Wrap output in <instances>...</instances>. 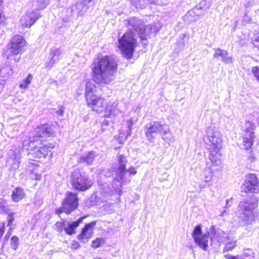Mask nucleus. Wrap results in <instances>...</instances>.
<instances>
[{
    "mask_svg": "<svg viewBox=\"0 0 259 259\" xmlns=\"http://www.w3.org/2000/svg\"><path fill=\"white\" fill-rule=\"evenodd\" d=\"M6 20V17L3 14L2 12H0V24L4 22Z\"/></svg>",
    "mask_w": 259,
    "mask_h": 259,
    "instance_id": "nucleus-50",
    "label": "nucleus"
},
{
    "mask_svg": "<svg viewBox=\"0 0 259 259\" xmlns=\"http://www.w3.org/2000/svg\"><path fill=\"white\" fill-rule=\"evenodd\" d=\"M116 177L112 182V186L116 192L120 195L121 188L124 183H128L131 180V176L137 173L135 168L131 166L130 168L122 170H116Z\"/></svg>",
    "mask_w": 259,
    "mask_h": 259,
    "instance_id": "nucleus-8",
    "label": "nucleus"
},
{
    "mask_svg": "<svg viewBox=\"0 0 259 259\" xmlns=\"http://www.w3.org/2000/svg\"><path fill=\"white\" fill-rule=\"evenodd\" d=\"M94 0H84V3H88V4H89L91 6L93 5V1Z\"/></svg>",
    "mask_w": 259,
    "mask_h": 259,
    "instance_id": "nucleus-54",
    "label": "nucleus"
},
{
    "mask_svg": "<svg viewBox=\"0 0 259 259\" xmlns=\"http://www.w3.org/2000/svg\"><path fill=\"white\" fill-rule=\"evenodd\" d=\"M66 221L63 222H57L54 225V228L57 232L59 233L62 232L63 230L65 231V227H66Z\"/></svg>",
    "mask_w": 259,
    "mask_h": 259,
    "instance_id": "nucleus-36",
    "label": "nucleus"
},
{
    "mask_svg": "<svg viewBox=\"0 0 259 259\" xmlns=\"http://www.w3.org/2000/svg\"><path fill=\"white\" fill-rule=\"evenodd\" d=\"M126 125H127L128 130L126 132V133L125 134H123V133L122 134L121 133V132H120V134L122 135L121 136V138H123L124 140H126L127 137L131 135V130H132V127H133V126L134 125L133 120V119L132 118L127 120V121H126Z\"/></svg>",
    "mask_w": 259,
    "mask_h": 259,
    "instance_id": "nucleus-35",
    "label": "nucleus"
},
{
    "mask_svg": "<svg viewBox=\"0 0 259 259\" xmlns=\"http://www.w3.org/2000/svg\"><path fill=\"white\" fill-rule=\"evenodd\" d=\"M253 44L255 47L257 48L259 50V36L253 40Z\"/></svg>",
    "mask_w": 259,
    "mask_h": 259,
    "instance_id": "nucleus-46",
    "label": "nucleus"
},
{
    "mask_svg": "<svg viewBox=\"0 0 259 259\" xmlns=\"http://www.w3.org/2000/svg\"><path fill=\"white\" fill-rule=\"evenodd\" d=\"M56 83V81L55 80L52 79L51 82V83Z\"/></svg>",
    "mask_w": 259,
    "mask_h": 259,
    "instance_id": "nucleus-58",
    "label": "nucleus"
},
{
    "mask_svg": "<svg viewBox=\"0 0 259 259\" xmlns=\"http://www.w3.org/2000/svg\"><path fill=\"white\" fill-rule=\"evenodd\" d=\"M96 224V222H92L89 224H86L82 229L81 233L78 235V239L83 240L84 238L88 239L91 238Z\"/></svg>",
    "mask_w": 259,
    "mask_h": 259,
    "instance_id": "nucleus-21",
    "label": "nucleus"
},
{
    "mask_svg": "<svg viewBox=\"0 0 259 259\" xmlns=\"http://www.w3.org/2000/svg\"><path fill=\"white\" fill-rule=\"evenodd\" d=\"M192 236L194 239L195 242L201 248L206 250L208 247L209 239L208 235H201V227L200 225L196 226L193 232Z\"/></svg>",
    "mask_w": 259,
    "mask_h": 259,
    "instance_id": "nucleus-16",
    "label": "nucleus"
},
{
    "mask_svg": "<svg viewBox=\"0 0 259 259\" xmlns=\"http://www.w3.org/2000/svg\"><path fill=\"white\" fill-rule=\"evenodd\" d=\"M39 167L36 162H29L27 166V169L31 172V178L36 180H39L41 179V176L36 174V169Z\"/></svg>",
    "mask_w": 259,
    "mask_h": 259,
    "instance_id": "nucleus-26",
    "label": "nucleus"
},
{
    "mask_svg": "<svg viewBox=\"0 0 259 259\" xmlns=\"http://www.w3.org/2000/svg\"><path fill=\"white\" fill-rule=\"evenodd\" d=\"M127 163V160L125 157L123 155H120L118 157V166L116 170H122L126 169L125 166Z\"/></svg>",
    "mask_w": 259,
    "mask_h": 259,
    "instance_id": "nucleus-34",
    "label": "nucleus"
},
{
    "mask_svg": "<svg viewBox=\"0 0 259 259\" xmlns=\"http://www.w3.org/2000/svg\"><path fill=\"white\" fill-rule=\"evenodd\" d=\"M78 205V199L76 195L72 193L66 194V197L64 201L62 207L57 209L56 213L60 214L62 212L69 214L71 211L75 209Z\"/></svg>",
    "mask_w": 259,
    "mask_h": 259,
    "instance_id": "nucleus-12",
    "label": "nucleus"
},
{
    "mask_svg": "<svg viewBox=\"0 0 259 259\" xmlns=\"http://www.w3.org/2000/svg\"><path fill=\"white\" fill-rule=\"evenodd\" d=\"M124 33L118 39V48L122 55L126 59H131L135 52L137 46V41L135 36L137 34L132 29Z\"/></svg>",
    "mask_w": 259,
    "mask_h": 259,
    "instance_id": "nucleus-3",
    "label": "nucleus"
},
{
    "mask_svg": "<svg viewBox=\"0 0 259 259\" xmlns=\"http://www.w3.org/2000/svg\"><path fill=\"white\" fill-rule=\"evenodd\" d=\"M33 76L31 74H29L27 77L24 79L19 84V87L22 89H26L28 85L30 84Z\"/></svg>",
    "mask_w": 259,
    "mask_h": 259,
    "instance_id": "nucleus-32",
    "label": "nucleus"
},
{
    "mask_svg": "<svg viewBox=\"0 0 259 259\" xmlns=\"http://www.w3.org/2000/svg\"><path fill=\"white\" fill-rule=\"evenodd\" d=\"M83 218H80L77 221L74 222L66 221V227H65V232L69 235H72L75 233V229L79 226V224L82 223Z\"/></svg>",
    "mask_w": 259,
    "mask_h": 259,
    "instance_id": "nucleus-25",
    "label": "nucleus"
},
{
    "mask_svg": "<svg viewBox=\"0 0 259 259\" xmlns=\"http://www.w3.org/2000/svg\"><path fill=\"white\" fill-rule=\"evenodd\" d=\"M145 135L148 141H153L157 134H160L163 139L169 132V128L158 121H152L144 126Z\"/></svg>",
    "mask_w": 259,
    "mask_h": 259,
    "instance_id": "nucleus-9",
    "label": "nucleus"
},
{
    "mask_svg": "<svg viewBox=\"0 0 259 259\" xmlns=\"http://www.w3.org/2000/svg\"><path fill=\"white\" fill-rule=\"evenodd\" d=\"M225 257L227 259H240L239 256H233L230 254L225 255Z\"/></svg>",
    "mask_w": 259,
    "mask_h": 259,
    "instance_id": "nucleus-47",
    "label": "nucleus"
},
{
    "mask_svg": "<svg viewBox=\"0 0 259 259\" xmlns=\"http://www.w3.org/2000/svg\"><path fill=\"white\" fill-rule=\"evenodd\" d=\"M113 170V168H112L110 169H109L108 172L106 174L105 176L106 177H109L110 176L113 175V174H110L111 171L112 172Z\"/></svg>",
    "mask_w": 259,
    "mask_h": 259,
    "instance_id": "nucleus-52",
    "label": "nucleus"
},
{
    "mask_svg": "<svg viewBox=\"0 0 259 259\" xmlns=\"http://www.w3.org/2000/svg\"><path fill=\"white\" fill-rule=\"evenodd\" d=\"M210 238L211 240L216 239L218 242L225 244L223 251L226 252L232 250L237 245V240L231 238L224 231L214 227L210 228Z\"/></svg>",
    "mask_w": 259,
    "mask_h": 259,
    "instance_id": "nucleus-7",
    "label": "nucleus"
},
{
    "mask_svg": "<svg viewBox=\"0 0 259 259\" xmlns=\"http://www.w3.org/2000/svg\"><path fill=\"white\" fill-rule=\"evenodd\" d=\"M64 111L63 109L60 108L58 111H57V113L59 115H62L63 114Z\"/></svg>",
    "mask_w": 259,
    "mask_h": 259,
    "instance_id": "nucleus-53",
    "label": "nucleus"
},
{
    "mask_svg": "<svg viewBox=\"0 0 259 259\" xmlns=\"http://www.w3.org/2000/svg\"><path fill=\"white\" fill-rule=\"evenodd\" d=\"M207 165L213 171H221L223 169L224 165L219 152H214L210 151L207 161Z\"/></svg>",
    "mask_w": 259,
    "mask_h": 259,
    "instance_id": "nucleus-13",
    "label": "nucleus"
},
{
    "mask_svg": "<svg viewBox=\"0 0 259 259\" xmlns=\"http://www.w3.org/2000/svg\"><path fill=\"white\" fill-rule=\"evenodd\" d=\"M25 196V193L22 188L17 187L12 192V198L15 202H18Z\"/></svg>",
    "mask_w": 259,
    "mask_h": 259,
    "instance_id": "nucleus-28",
    "label": "nucleus"
},
{
    "mask_svg": "<svg viewBox=\"0 0 259 259\" xmlns=\"http://www.w3.org/2000/svg\"><path fill=\"white\" fill-rule=\"evenodd\" d=\"M27 16V14L26 13L24 15H23L21 17V18L20 19V22L23 27H30L32 25H27V24H28V22L29 21V19H30V18L28 17L26 18Z\"/></svg>",
    "mask_w": 259,
    "mask_h": 259,
    "instance_id": "nucleus-41",
    "label": "nucleus"
},
{
    "mask_svg": "<svg viewBox=\"0 0 259 259\" xmlns=\"http://www.w3.org/2000/svg\"><path fill=\"white\" fill-rule=\"evenodd\" d=\"M259 187V180L254 174L247 176L242 186V190L245 193H256Z\"/></svg>",
    "mask_w": 259,
    "mask_h": 259,
    "instance_id": "nucleus-14",
    "label": "nucleus"
},
{
    "mask_svg": "<svg viewBox=\"0 0 259 259\" xmlns=\"http://www.w3.org/2000/svg\"><path fill=\"white\" fill-rule=\"evenodd\" d=\"M93 65V78L96 82L109 84L114 79L117 65L113 58L105 56L95 60Z\"/></svg>",
    "mask_w": 259,
    "mask_h": 259,
    "instance_id": "nucleus-2",
    "label": "nucleus"
},
{
    "mask_svg": "<svg viewBox=\"0 0 259 259\" xmlns=\"http://www.w3.org/2000/svg\"><path fill=\"white\" fill-rule=\"evenodd\" d=\"M97 156L98 154L95 151H89L79 157L77 159V162L79 163L88 165H91Z\"/></svg>",
    "mask_w": 259,
    "mask_h": 259,
    "instance_id": "nucleus-20",
    "label": "nucleus"
},
{
    "mask_svg": "<svg viewBox=\"0 0 259 259\" xmlns=\"http://www.w3.org/2000/svg\"><path fill=\"white\" fill-rule=\"evenodd\" d=\"M22 151V148H17L15 150L11 149L10 150L9 154L10 155V157L8 161L9 163H12L10 167L11 170L15 171L19 167L21 156Z\"/></svg>",
    "mask_w": 259,
    "mask_h": 259,
    "instance_id": "nucleus-17",
    "label": "nucleus"
},
{
    "mask_svg": "<svg viewBox=\"0 0 259 259\" xmlns=\"http://www.w3.org/2000/svg\"><path fill=\"white\" fill-rule=\"evenodd\" d=\"M26 13L27 14L26 18L28 17L30 18L29 19L30 21H29L28 25H33L41 17L40 12L37 9L35 10H29Z\"/></svg>",
    "mask_w": 259,
    "mask_h": 259,
    "instance_id": "nucleus-27",
    "label": "nucleus"
},
{
    "mask_svg": "<svg viewBox=\"0 0 259 259\" xmlns=\"http://www.w3.org/2000/svg\"><path fill=\"white\" fill-rule=\"evenodd\" d=\"M19 245V239L16 236H13L11 239V246L12 249L16 250Z\"/></svg>",
    "mask_w": 259,
    "mask_h": 259,
    "instance_id": "nucleus-39",
    "label": "nucleus"
},
{
    "mask_svg": "<svg viewBox=\"0 0 259 259\" xmlns=\"http://www.w3.org/2000/svg\"><path fill=\"white\" fill-rule=\"evenodd\" d=\"M62 53L63 50L60 48L52 49L49 55L50 60L46 63V67L49 69L51 68L55 63L59 61Z\"/></svg>",
    "mask_w": 259,
    "mask_h": 259,
    "instance_id": "nucleus-18",
    "label": "nucleus"
},
{
    "mask_svg": "<svg viewBox=\"0 0 259 259\" xmlns=\"http://www.w3.org/2000/svg\"><path fill=\"white\" fill-rule=\"evenodd\" d=\"M12 227H10V228L9 229V230L7 232V233L6 234V235L5 237L6 240H7L9 239V238L10 237V236L12 233Z\"/></svg>",
    "mask_w": 259,
    "mask_h": 259,
    "instance_id": "nucleus-48",
    "label": "nucleus"
},
{
    "mask_svg": "<svg viewBox=\"0 0 259 259\" xmlns=\"http://www.w3.org/2000/svg\"><path fill=\"white\" fill-rule=\"evenodd\" d=\"M241 126L242 130L245 132L244 134H248V133L254 134V130L255 126L252 122L246 120Z\"/></svg>",
    "mask_w": 259,
    "mask_h": 259,
    "instance_id": "nucleus-29",
    "label": "nucleus"
},
{
    "mask_svg": "<svg viewBox=\"0 0 259 259\" xmlns=\"http://www.w3.org/2000/svg\"><path fill=\"white\" fill-rule=\"evenodd\" d=\"M103 191H104V192L105 193H106V194H108V193H109V190H108V188H106L105 187V185L104 186V188L103 189Z\"/></svg>",
    "mask_w": 259,
    "mask_h": 259,
    "instance_id": "nucleus-55",
    "label": "nucleus"
},
{
    "mask_svg": "<svg viewBox=\"0 0 259 259\" xmlns=\"http://www.w3.org/2000/svg\"><path fill=\"white\" fill-rule=\"evenodd\" d=\"M92 6L88 3H84V0H79L75 5L71 7V11L76 14L78 16L83 15L88 9Z\"/></svg>",
    "mask_w": 259,
    "mask_h": 259,
    "instance_id": "nucleus-19",
    "label": "nucleus"
},
{
    "mask_svg": "<svg viewBox=\"0 0 259 259\" xmlns=\"http://www.w3.org/2000/svg\"><path fill=\"white\" fill-rule=\"evenodd\" d=\"M6 201L4 199L0 198V213L6 211Z\"/></svg>",
    "mask_w": 259,
    "mask_h": 259,
    "instance_id": "nucleus-42",
    "label": "nucleus"
},
{
    "mask_svg": "<svg viewBox=\"0 0 259 259\" xmlns=\"http://www.w3.org/2000/svg\"><path fill=\"white\" fill-rule=\"evenodd\" d=\"M257 124L259 125V116L257 118Z\"/></svg>",
    "mask_w": 259,
    "mask_h": 259,
    "instance_id": "nucleus-59",
    "label": "nucleus"
},
{
    "mask_svg": "<svg viewBox=\"0 0 259 259\" xmlns=\"http://www.w3.org/2000/svg\"><path fill=\"white\" fill-rule=\"evenodd\" d=\"M14 213H11L10 214H9V215L7 218V221H8L7 226L9 227H12V224L14 220Z\"/></svg>",
    "mask_w": 259,
    "mask_h": 259,
    "instance_id": "nucleus-43",
    "label": "nucleus"
},
{
    "mask_svg": "<svg viewBox=\"0 0 259 259\" xmlns=\"http://www.w3.org/2000/svg\"><path fill=\"white\" fill-rule=\"evenodd\" d=\"M227 213L226 210H224L223 212L220 214L221 217H224Z\"/></svg>",
    "mask_w": 259,
    "mask_h": 259,
    "instance_id": "nucleus-56",
    "label": "nucleus"
},
{
    "mask_svg": "<svg viewBox=\"0 0 259 259\" xmlns=\"http://www.w3.org/2000/svg\"><path fill=\"white\" fill-rule=\"evenodd\" d=\"M49 2L50 0H35L34 6L37 10H42L48 6Z\"/></svg>",
    "mask_w": 259,
    "mask_h": 259,
    "instance_id": "nucleus-31",
    "label": "nucleus"
},
{
    "mask_svg": "<svg viewBox=\"0 0 259 259\" xmlns=\"http://www.w3.org/2000/svg\"><path fill=\"white\" fill-rule=\"evenodd\" d=\"M20 57H19L18 58H15L14 59L16 62H18L20 60Z\"/></svg>",
    "mask_w": 259,
    "mask_h": 259,
    "instance_id": "nucleus-57",
    "label": "nucleus"
},
{
    "mask_svg": "<svg viewBox=\"0 0 259 259\" xmlns=\"http://www.w3.org/2000/svg\"><path fill=\"white\" fill-rule=\"evenodd\" d=\"M257 200L251 197L241 201L238 206L237 213L239 219L245 224H251L254 221V208L257 206Z\"/></svg>",
    "mask_w": 259,
    "mask_h": 259,
    "instance_id": "nucleus-4",
    "label": "nucleus"
},
{
    "mask_svg": "<svg viewBox=\"0 0 259 259\" xmlns=\"http://www.w3.org/2000/svg\"><path fill=\"white\" fill-rule=\"evenodd\" d=\"M105 243V240L103 238H96L92 242V247L98 248Z\"/></svg>",
    "mask_w": 259,
    "mask_h": 259,
    "instance_id": "nucleus-40",
    "label": "nucleus"
},
{
    "mask_svg": "<svg viewBox=\"0 0 259 259\" xmlns=\"http://www.w3.org/2000/svg\"><path fill=\"white\" fill-rule=\"evenodd\" d=\"M72 185L76 190L85 191L91 187L92 182L85 174L75 169L72 174Z\"/></svg>",
    "mask_w": 259,
    "mask_h": 259,
    "instance_id": "nucleus-11",
    "label": "nucleus"
},
{
    "mask_svg": "<svg viewBox=\"0 0 259 259\" xmlns=\"http://www.w3.org/2000/svg\"><path fill=\"white\" fill-rule=\"evenodd\" d=\"M254 138V134L248 133V134H244L243 136L242 148L246 150L251 148L253 144Z\"/></svg>",
    "mask_w": 259,
    "mask_h": 259,
    "instance_id": "nucleus-24",
    "label": "nucleus"
},
{
    "mask_svg": "<svg viewBox=\"0 0 259 259\" xmlns=\"http://www.w3.org/2000/svg\"><path fill=\"white\" fill-rule=\"evenodd\" d=\"M79 246V243L76 241H73L71 243V248L73 249H77Z\"/></svg>",
    "mask_w": 259,
    "mask_h": 259,
    "instance_id": "nucleus-45",
    "label": "nucleus"
},
{
    "mask_svg": "<svg viewBox=\"0 0 259 259\" xmlns=\"http://www.w3.org/2000/svg\"><path fill=\"white\" fill-rule=\"evenodd\" d=\"M252 72L256 79L259 81V68L257 66H254L252 68Z\"/></svg>",
    "mask_w": 259,
    "mask_h": 259,
    "instance_id": "nucleus-44",
    "label": "nucleus"
},
{
    "mask_svg": "<svg viewBox=\"0 0 259 259\" xmlns=\"http://www.w3.org/2000/svg\"><path fill=\"white\" fill-rule=\"evenodd\" d=\"M25 46V39L22 36L19 35H15L8 45L10 52L16 55L23 53Z\"/></svg>",
    "mask_w": 259,
    "mask_h": 259,
    "instance_id": "nucleus-15",
    "label": "nucleus"
},
{
    "mask_svg": "<svg viewBox=\"0 0 259 259\" xmlns=\"http://www.w3.org/2000/svg\"><path fill=\"white\" fill-rule=\"evenodd\" d=\"M206 133V138L209 142L210 151L217 153L222 148V145L221 135L219 128L210 126L207 128Z\"/></svg>",
    "mask_w": 259,
    "mask_h": 259,
    "instance_id": "nucleus-10",
    "label": "nucleus"
},
{
    "mask_svg": "<svg viewBox=\"0 0 259 259\" xmlns=\"http://www.w3.org/2000/svg\"><path fill=\"white\" fill-rule=\"evenodd\" d=\"M109 124V121L108 120H104L102 124V130H105L106 128L105 127V126H107Z\"/></svg>",
    "mask_w": 259,
    "mask_h": 259,
    "instance_id": "nucleus-49",
    "label": "nucleus"
},
{
    "mask_svg": "<svg viewBox=\"0 0 259 259\" xmlns=\"http://www.w3.org/2000/svg\"><path fill=\"white\" fill-rule=\"evenodd\" d=\"M212 172L213 171L209 168V169H205L201 175V179L205 182H210L212 178Z\"/></svg>",
    "mask_w": 259,
    "mask_h": 259,
    "instance_id": "nucleus-33",
    "label": "nucleus"
},
{
    "mask_svg": "<svg viewBox=\"0 0 259 259\" xmlns=\"http://www.w3.org/2000/svg\"><path fill=\"white\" fill-rule=\"evenodd\" d=\"M3 0H0L1 3H2Z\"/></svg>",
    "mask_w": 259,
    "mask_h": 259,
    "instance_id": "nucleus-61",
    "label": "nucleus"
},
{
    "mask_svg": "<svg viewBox=\"0 0 259 259\" xmlns=\"http://www.w3.org/2000/svg\"><path fill=\"white\" fill-rule=\"evenodd\" d=\"M243 259H255L254 253L251 249H247L244 250L243 254Z\"/></svg>",
    "mask_w": 259,
    "mask_h": 259,
    "instance_id": "nucleus-37",
    "label": "nucleus"
},
{
    "mask_svg": "<svg viewBox=\"0 0 259 259\" xmlns=\"http://www.w3.org/2000/svg\"><path fill=\"white\" fill-rule=\"evenodd\" d=\"M124 24L130 30L133 29L142 40H147L156 31L154 26L148 25L145 26L143 21L136 17L124 20Z\"/></svg>",
    "mask_w": 259,
    "mask_h": 259,
    "instance_id": "nucleus-6",
    "label": "nucleus"
},
{
    "mask_svg": "<svg viewBox=\"0 0 259 259\" xmlns=\"http://www.w3.org/2000/svg\"><path fill=\"white\" fill-rule=\"evenodd\" d=\"M148 1L151 3L156 2L157 0H132V4L135 5L138 9H143L145 7L147 2Z\"/></svg>",
    "mask_w": 259,
    "mask_h": 259,
    "instance_id": "nucleus-30",
    "label": "nucleus"
},
{
    "mask_svg": "<svg viewBox=\"0 0 259 259\" xmlns=\"http://www.w3.org/2000/svg\"><path fill=\"white\" fill-rule=\"evenodd\" d=\"M53 135L51 127L48 124L38 126L35 129V136L28 140H25L23 143V147L27 150H30L28 154L36 158L45 157L49 153V148H53L54 144L49 143L48 145L41 143V139L49 137Z\"/></svg>",
    "mask_w": 259,
    "mask_h": 259,
    "instance_id": "nucleus-1",
    "label": "nucleus"
},
{
    "mask_svg": "<svg viewBox=\"0 0 259 259\" xmlns=\"http://www.w3.org/2000/svg\"><path fill=\"white\" fill-rule=\"evenodd\" d=\"M232 201V198L230 199H227L226 202V205L225 206V208H227L228 206H230L231 205V201Z\"/></svg>",
    "mask_w": 259,
    "mask_h": 259,
    "instance_id": "nucleus-51",
    "label": "nucleus"
},
{
    "mask_svg": "<svg viewBox=\"0 0 259 259\" xmlns=\"http://www.w3.org/2000/svg\"><path fill=\"white\" fill-rule=\"evenodd\" d=\"M85 86H86L85 98L88 106L93 111L97 112L103 111L106 104L103 98L96 95V87L94 83L90 82H88L86 84L83 83L81 87L84 88Z\"/></svg>",
    "mask_w": 259,
    "mask_h": 259,
    "instance_id": "nucleus-5",
    "label": "nucleus"
},
{
    "mask_svg": "<svg viewBox=\"0 0 259 259\" xmlns=\"http://www.w3.org/2000/svg\"><path fill=\"white\" fill-rule=\"evenodd\" d=\"M94 259H101L100 258H95Z\"/></svg>",
    "mask_w": 259,
    "mask_h": 259,
    "instance_id": "nucleus-60",
    "label": "nucleus"
},
{
    "mask_svg": "<svg viewBox=\"0 0 259 259\" xmlns=\"http://www.w3.org/2000/svg\"><path fill=\"white\" fill-rule=\"evenodd\" d=\"M88 82H90L91 83H94V82L93 81L89 80H83L82 82H81L80 83L79 87H78V88L77 89V94H78L79 95H82L83 93L84 90H85L84 94L85 93L86 86H85L84 88H82V87H81V85L83 83L86 84Z\"/></svg>",
    "mask_w": 259,
    "mask_h": 259,
    "instance_id": "nucleus-38",
    "label": "nucleus"
},
{
    "mask_svg": "<svg viewBox=\"0 0 259 259\" xmlns=\"http://www.w3.org/2000/svg\"><path fill=\"white\" fill-rule=\"evenodd\" d=\"M215 53L213 55V58H218L221 57L222 61L226 64H229L233 62V58L229 56L228 52L226 50L221 49L220 48L214 49Z\"/></svg>",
    "mask_w": 259,
    "mask_h": 259,
    "instance_id": "nucleus-22",
    "label": "nucleus"
},
{
    "mask_svg": "<svg viewBox=\"0 0 259 259\" xmlns=\"http://www.w3.org/2000/svg\"><path fill=\"white\" fill-rule=\"evenodd\" d=\"M105 112L108 117L111 116H115L119 112V109L117 108L118 103L116 102H109L106 104Z\"/></svg>",
    "mask_w": 259,
    "mask_h": 259,
    "instance_id": "nucleus-23",
    "label": "nucleus"
}]
</instances>
